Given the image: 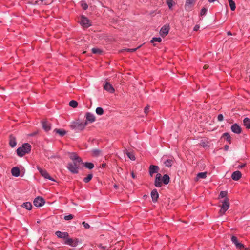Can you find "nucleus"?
I'll return each mask as SVG.
<instances>
[{
    "mask_svg": "<svg viewBox=\"0 0 250 250\" xmlns=\"http://www.w3.org/2000/svg\"><path fill=\"white\" fill-rule=\"evenodd\" d=\"M69 157L72 162L68 164L67 169L73 174L78 173L80 166L82 164V159L75 152L71 153Z\"/></svg>",
    "mask_w": 250,
    "mask_h": 250,
    "instance_id": "nucleus-1",
    "label": "nucleus"
},
{
    "mask_svg": "<svg viewBox=\"0 0 250 250\" xmlns=\"http://www.w3.org/2000/svg\"><path fill=\"white\" fill-rule=\"evenodd\" d=\"M31 150V146L29 143H24L22 146L17 148L16 152L18 156L22 157L25 154L30 152Z\"/></svg>",
    "mask_w": 250,
    "mask_h": 250,
    "instance_id": "nucleus-2",
    "label": "nucleus"
},
{
    "mask_svg": "<svg viewBox=\"0 0 250 250\" xmlns=\"http://www.w3.org/2000/svg\"><path fill=\"white\" fill-rule=\"evenodd\" d=\"M229 201V198L219 200L220 203H221V205L219 206L221 208L219 210V214L220 215H224L226 211L229 208L230 206Z\"/></svg>",
    "mask_w": 250,
    "mask_h": 250,
    "instance_id": "nucleus-3",
    "label": "nucleus"
},
{
    "mask_svg": "<svg viewBox=\"0 0 250 250\" xmlns=\"http://www.w3.org/2000/svg\"><path fill=\"white\" fill-rule=\"evenodd\" d=\"M86 125L87 122H73L70 127L76 132H79L83 130Z\"/></svg>",
    "mask_w": 250,
    "mask_h": 250,
    "instance_id": "nucleus-4",
    "label": "nucleus"
},
{
    "mask_svg": "<svg viewBox=\"0 0 250 250\" xmlns=\"http://www.w3.org/2000/svg\"><path fill=\"white\" fill-rule=\"evenodd\" d=\"M53 2V0H32L30 3L33 5H48Z\"/></svg>",
    "mask_w": 250,
    "mask_h": 250,
    "instance_id": "nucleus-5",
    "label": "nucleus"
},
{
    "mask_svg": "<svg viewBox=\"0 0 250 250\" xmlns=\"http://www.w3.org/2000/svg\"><path fill=\"white\" fill-rule=\"evenodd\" d=\"M195 2L196 0H186L185 4V10L188 12L192 11Z\"/></svg>",
    "mask_w": 250,
    "mask_h": 250,
    "instance_id": "nucleus-6",
    "label": "nucleus"
},
{
    "mask_svg": "<svg viewBox=\"0 0 250 250\" xmlns=\"http://www.w3.org/2000/svg\"><path fill=\"white\" fill-rule=\"evenodd\" d=\"M37 168L40 173V174L42 175V176H43L45 179H49L51 181H55V180L53 179L47 173L46 170L42 169L41 167H40L39 166H37Z\"/></svg>",
    "mask_w": 250,
    "mask_h": 250,
    "instance_id": "nucleus-7",
    "label": "nucleus"
},
{
    "mask_svg": "<svg viewBox=\"0 0 250 250\" xmlns=\"http://www.w3.org/2000/svg\"><path fill=\"white\" fill-rule=\"evenodd\" d=\"M80 24L85 28L90 27L91 24L88 19L84 16H82L81 18Z\"/></svg>",
    "mask_w": 250,
    "mask_h": 250,
    "instance_id": "nucleus-8",
    "label": "nucleus"
},
{
    "mask_svg": "<svg viewBox=\"0 0 250 250\" xmlns=\"http://www.w3.org/2000/svg\"><path fill=\"white\" fill-rule=\"evenodd\" d=\"M45 201L44 199L41 197L38 196L33 201V204L37 207H41L44 205Z\"/></svg>",
    "mask_w": 250,
    "mask_h": 250,
    "instance_id": "nucleus-9",
    "label": "nucleus"
},
{
    "mask_svg": "<svg viewBox=\"0 0 250 250\" xmlns=\"http://www.w3.org/2000/svg\"><path fill=\"white\" fill-rule=\"evenodd\" d=\"M231 240L237 249L241 250L244 248V245L238 241L236 236H232L231 238Z\"/></svg>",
    "mask_w": 250,
    "mask_h": 250,
    "instance_id": "nucleus-10",
    "label": "nucleus"
},
{
    "mask_svg": "<svg viewBox=\"0 0 250 250\" xmlns=\"http://www.w3.org/2000/svg\"><path fill=\"white\" fill-rule=\"evenodd\" d=\"M169 30V26L168 25H164L160 31V34L162 37H165L167 35Z\"/></svg>",
    "mask_w": 250,
    "mask_h": 250,
    "instance_id": "nucleus-11",
    "label": "nucleus"
},
{
    "mask_svg": "<svg viewBox=\"0 0 250 250\" xmlns=\"http://www.w3.org/2000/svg\"><path fill=\"white\" fill-rule=\"evenodd\" d=\"M231 131L236 134H239L242 132V128L238 124L235 123L231 126Z\"/></svg>",
    "mask_w": 250,
    "mask_h": 250,
    "instance_id": "nucleus-12",
    "label": "nucleus"
},
{
    "mask_svg": "<svg viewBox=\"0 0 250 250\" xmlns=\"http://www.w3.org/2000/svg\"><path fill=\"white\" fill-rule=\"evenodd\" d=\"M159 170V167L156 165H150L149 168V173L150 176L152 177L154 173H157Z\"/></svg>",
    "mask_w": 250,
    "mask_h": 250,
    "instance_id": "nucleus-13",
    "label": "nucleus"
},
{
    "mask_svg": "<svg viewBox=\"0 0 250 250\" xmlns=\"http://www.w3.org/2000/svg\"><path fill=\"white\" fill-rule=\"evenodd\" d=\"M162 175L160 173H157L155 178V185L156 187L159 188L162 186Z\"/></svg>",
    "mask_w": 250,
    "mask_h": 250,
    "instance_id": "nucleus-14",
    "label": "nucleus"
},
{
    "mask_svg": "<svg viewBox=\"0 0 250 250\" xmlns=\"http://www.w3.org/2000/svg\"><path fill=\"white\" fill-rule=\"evenodd\" d=\"M86 120L84 122L93 123L95 121V117L94 115L90 112H87L85 114Z\"/></svg>",
    "mask_w": 250,
    "mask_h": 250,
    "instance_id": "nucleus-15",
    "label": "nucleus"
},
{
    "mask_svg": "<svg viewBox=\"0 0 250 250\" xmlns=\"http://www.w3.org/2000/svg\"><path fill=\"white\" fill-rule=\"evenodd\" d=\"M55 235L59 238L65 239L69 237V234L67 232H62L61 231H57L55 232Z\"/></svg>",
    "mask_w": 250,
    "mask_h": 250,
    "instance_id": "nucleus-16",
    "label": "nucleus"
},
{
    "mask_svg": "<svg viewBox=\"0 0 250 250\" xmlns=\"http://www.w3.org/2000/svg\"><path fill=\"white\" fill-rule=\"evenodd\" d=\"M104 89L110 93H113L115 92V89L111 84L106 82L104 85Z\"/></svg>",
    "mask_w": 250,
    "mask_h": 250,
    "instance_id": "nucleus-17",
    "label": "nucleus"
},
{
    "mask_svg": "<svg viewBox=\"0 0 250 250\" xmlns=\"http://www.w3.org/2000/svg\"><path fill=\"white\" fill-rule=\"evenodd\" d=\"M65 241L64 242V244L65 245H67L72 247H75L77 245V243L74 241V240L70 238L67 237V238L65 239Z\"/></svg>",
    "mask_w": 250,
    "mask_h": 250,
    "instance_id": "nucleus-18",
    "label": "nucleus"
},
{
    "mask_svg": "<svg viewBox=\"0 0 250 250\" xmlns=\"http://www.w3.org/2000/svg\"><path fill=\"white\" fill-rule=\"evenodd\" d=\"M151 196L153 202H156L159 197V194L156 189H154L151 192Z\"/></svg>",
    "mask_w": 250,
    "mask_h": 250,
    "instance_id": "nucleus-19",
    "label": "nucleus"
},
{
    "mask_svg": "<svg viewBox=\"0 0 250 250\" xmlns=\"http://www.w3.org/2000/svg\"><path fill=\"white\" fill-rule=\"evenodd\" d=\"M9 145L11 147H14L17 145V142L15 137L11 134L9 136Z\"/></svg>",
    "mask_w": 250,
    "mask_h": 250,
    "instance_id": "nucleus-20",
    "label": "nucleus"
},
{
    "mask_svg": "<svg viewBox=\"0 0 250 250\" xmlns=\"http://www.w3.org/2000/svg\"><path fill=\"white\" fill-rule=\"evenodd\" d=\"M42 126L43 129L45 131H48L51 129V124L49 122L43 121L42 122Z\"/></svg>",
    "mask_w": 250,
    "mask_h": 250,
    "instance_id": "nucleus-21",
    "label": "nucleus"
},
{
    "mask_svg": "<svg viewBox=\"0 0 250 250\" xmlns=\"http://www.w3.org/2000/svg\"><path fill=\"white\" fill-rule=\"evenodd\" d=\"M242 176L241 172L239 171H236L232 173L231 175V178L234 180H239Z\"/></svg>",
    "mask_w": 250,
    "mask_h": 250,
    "instance_id": "nucleus-22",
    "label": "nucleus"
},
{
    "mask_svg": "<svg viewBox=\"0 0 250 250\" xmlns=\"http://www.w3.org/2000/svg\"><path fill=\"white\" fill-rule=\"evenodd\" d=\"M228 192L227 191H221L218 197L219 200L226 199L228 198L227 197Z\"/></svg>",
    "mask_w": 250,
    "mask_h": 250,
    "instance_id": "nucleus-23",
    "label": "nucleus"
},
{
    "mask_svg": "<svg viewBox=\"0 0 250 250\" xmlns=\"http://www.w3.org/2000/svg\"><path fill=\"white\" fill-rule=\"evenodd\" d=\"M11 173L15 177H18L20 175V169L18 167H14L11 169Z\"/></svg>",
    "mask_w": 250,
    "mask_h": 250,
    "instance_id": "nucleus-24",
    "label": "nucleus"
},
{
    "mask_svg": "<svg viewBox=\"0 0 250 250\" xmlns=\"http://www.w3.org/2000/svg\"><path fill=\"white\" fill-rule=\"evenodd\" d=\"M243 125L247 129L250 128V119L246 117L243 120Z\"/></svg>",
    "mask_w": 250,
    "mask_h": 250,
    "instance_id": "nucleus-25",
    "label": "nucleus"
},
{
    "mask_svg": "<svg viewBox=\"0 0 250 250\" xmlns=\"http://www.w3.org/2000/svg\"><path fill=\"white\" fill-rule=\"evenodd\" d=\"M21 207H22L23 208H26V209L28 210H31L32 208V204L29 202H27L24 203L22 205Z\"/></svg>",
    "mask_w": 250,
    "mask_h": 250,
    "instance_id": "nucleus-26",
    "label": "nucleus"
},
{
    "mask_svg": "<svg viewBox=\"0 0 250 250\" xmlns=\"http://www.w3.org/2000/svg\"><path fill=\"white\" fill-rule=\"evenodd\" d=\"M207 172H200L197 174L196 179L197 180L200 179H205L207 177Z\"/></svg>",
    "mask_w": 250,
    "mask_h": 250,
    "instance_id": "nucleus-27",
    "label": "nucleus"
},
{
    "mask_svg": "<svg viewBox=\"0 0 250 250\" xmlns=\"http://www.w3.org/2000/svg\"><path fill=\"white\" fill-rule=\"evenodd\" d=\"M222 137H225L226 140L229 143H231V137L229 133L226 132L223 134Z\"/></svg>",
    "mask_w": 250,
    "mask_h": 250,
    "instance_id": "nucleus-28",
    "label": "nucleus"
},
{
    "mask_svg": "<svg viewBox=\"0 0 250 250\" xmlns=\"http://www.w3.org/2000/svg\"><path fill=\"white\" fill-rule=\"evenodd\" d=\"M54 131L59 134L61 137L64 136L66 134V131L63 129H55Z\"/></svg>",
    "mask_w": 250,
    "mask_h": 250,
    "instance_id": "nucleus-29",
    "label": "nucleus"
},
{
    "mask_svg": "<svg viewBox=\"0 0 250 250\" xmlns=\"http://www.w3.org/2000/svg\"><path fill=\"white\" fill-rule=\"evenodd\" d=\"M162 179L163 181V183L167 185L169 182L170 178L167 174H165L163 177L162 176Z\"/></svg>",
    "mask_w": 250,
    "mask_h": 250,
    "instance_id": "nucleus-30",
    "label": "nucleus"
},
{
    "mask_svg": "<svg viewBox=\"0 0 250 250\" xmlns=\"http://www.w3.org/2000/svg\"><path fill=\"white\" fill-rule=\"evenodd\" d=\"M230 9L232 11H234L236 9L235 3L233 0H228Z\"/></svg>",
    "mask_w": 250,
    "mask_h": 250,
    "instance_id": "nucleus-31",
    "label": "nucleus"
},
{
    "mask_svg": "<svg viewBox=\"0 0 250 250\" xmlns=\"http://www.w3.org/2000/svg\"><path fill=\"white\" fill-rule=\"evenodd\" d=\"M83 166L86 168H88L89 169H92L94 167V164L92 163H91V162H85V163H83Z\"/></svg>",
    "mask_w": 250,
    "mask_h": 250,
    "instance_id": "nucleus-32",
    "label": "nucleus"
},
{
    "mask_svg": "<svg viewBox=\"0 0 250 250\" xmlns=\"http://www.w3.org/2000/svg\"><path fill=\"white\" fill-rule=\"evenodd\" d=\"M173 163V162L172 160L167 159L165 161L164 164L166 167H170L172 165Z\"/></svg>",
    "mask_w": 250,
    "mask_h": 250,
    "instance_id": "nucleus-33",
    "label": "nucleus"
},
{
    "mask_svg": "<svg viewBox=\"0 0 250 250\" xmlns=\"http://www.w3.org/2000/svg\"><path fill=\"white\" fill-rule=\"evenodd\" d=\"M93 177V174L90 173L86 177L84 178L83 181L85 183H88L90 181Z\"/></svg>",
    "mask_w": 250,
    "mask_h": 250,
    "instance_id": "nucleus-34",
    "label": "nucleus"
},
{
    "mask_svg": "<svg viewBox=\"0 0 250 250\" xmlns=\"http://www.w3.org/2000/svg\"><path fill=\"white\" fill-rule=\"evenodd\" d=\"M162 41V39L160 37H154L151 40V42L153 43L154 46L156 45V44L154 43L155 42H159Z\"/></svg>",
    "mask_w": 250,
    "mask_h": 250,
    "instance_id": "nucleus-35",
    "label": "nucleus"
},
{
    "mask_svg": "<svg viewBox=\"0 0 250 250\" xmlns=\"http://www.w3.org/2000/svg\"><path fill=\"white\" fill-rule=\"evenodd\" d=\"M96 113L98 115H102L104 113V110L102 107H98L96 109Z\"/></svg>",
    "mask_w": 250,
    "mask_h": 250,
    "instance_id": "nucleus-36",
    "label": "nucleus"
},
{
    "mask_svg": "<svg viewBox=\"0 0 250 250\" xmlns=\"http://www.w3.org/2000/svg\"><path fill=\"white\" fill-rule=\"evenodd\" d=\"M78 102L76 101L75 100H71L69 102V105L73 108H75L78 106Z\"/></svg>",
    "mask_w": 250,
    "mask_h": 250,
    "instance_id": "nucleus-37",
    "label": "nucleus"
},
{
    "mask_svg": "<svg viewBox=\"0 0 250 250\" xmlns=\"http://www.w3.org/2000/svg\"><path fill=\"white\" fill-rule=\"evenodd\" d=\"M141 46V45H140L138 47H136V48H131V49H130V48H126V49H124V50L125 51H127V52H135V51H136L138 49H139L140 47ZM123 50H122L121 51V52H123Z\"/></svg>",
    "mask_w": 250,
    "mask_h": 250,
    "instance_id": "nucleus-38",
    "label": "nucleus"
},
{
    "mask_svg": "<svg viewBox=\"0 0 250 250\" xmlns=\"http://www.w3.org/2000/svg\"><path fill=\"white\" fill-rule=\"evenodd\" d=\"M126 155H127V157L131 160H135V157L132 153L128 152L126 153Z\"/></svg>",
    "mask_w": 250,
    "mask_h": 250,
    "instance_id": "nucleus-39",
    "label": "nucleus"
},
{
    "mask_svg": "<svg viewBox=\"0 0 250 250\" xmlns=\"http://www.w3.org/2000/svg\"><path fill=\"white\" fill-rule=\"evenodd\" d=\"M100 150L98 149H93L92 150V153L93 156H98L100 154Z\"/></svg>",
    "mask_w": 250,
    "mask_h": 250,
    "instance_id": "nucleus-40",
    "label": "nucleus"
},
{
    "mask_svg": "<svg viewBox=\"0 0 250 250\" xmlns=\"http://www.w3.org/2000/svg\"><path fill=\"white\" fill-rule=\"evenodd\" d=\"M173 0H167V4L168 5V8L171 9L173 6Z\"/></svg>",
    "mask_w": 250,
    "mask_h": 250,
    "instance_id": "nucleus-41",
    "label": "nucleus"
},
{
    "mask_svg": "<svg viewBox=\"0 0 250 250\" xmlns=\"http://www.w3.org/2000/svg\"><path fill=\"white\" fill-rule=\"evenodd\" d=\"M92 52L93 54H100L102 51L100 49L96 48H93L92 49Z\"/></svg>",
    "mask_w": 250,
    "mask_h": 250,
    "instance_id": "nucleus-42",
    "label": "nucleus"
},
{
    "mask_svg": "<svg viewBox=\"0 0 250 250\" xmlns=\"http://www.w3.org/2000/svg\"><path fill=\"white\" fill-rule=\"evenodd\" d=\"M207 12V9H206V8H203L201 10L200 15L201 16H204L206 14Z\"/></svg>",
    "mask_w": 250,
    "mask_h": 250,
    "instance_id": "nucleus-43",
    "label": "nucleus"
},
{
    "mask_svg": "<svg viewBox=\"0 0 250 250\" xmlns=\"http://www.w3.org/2000/svg\"><path fill=\"white\" fill-rule=\"evenodd\" d=\"M74 216L72 214H69L64 216V219L65 220H70L73 218Z\"/></svg>",
    "mask_w": 250,
    "mask_h": 250,
    "instance_id": "nucleus-44",
    "label": "nucleus"
},
{
    "mask_svg": "<svg viewBox=\"0 0 250 250\" xmlns=\"http://www.w3.org/2000/svg\"><path fill=\"white\" fill-rule=\"evenodd\" d=\"M223 115L221 114H219L217 117V120L218 121H222L223 120Z\"/></svg>",
    "mask_w": 250,
    "mask_h": 250,
    "instance_id": "nucleus-45",
    "label": "nucleus"
},
{
    "mask_svg": "<svg viewBox=\"0 0 250 250\" xmlns=\"http://www.w3.org/2000/svg\"><path fill=\"white\" fill-rule=\"evenodd\" d=\"M83 9L84 10L88 8V5L86 3H83L81 4Z\"/></svg>",
    "mask_w": 250,
    "mask_h": 250,
    "instance_id": "nucleus-46",
    "label": "nucleus"
},
{
    "mask_svg": "<svg viewBox=\"0 0 250 250\" xmlns=\"http://www.w3.org/2000/svg\"><path fill=\"white\" fill-rule=\"evenodd\" d=\"M82 224L85 229H89L90 228V225L88 223L83 222Z\"/></svg>",
    "mask_w": 250,
    "mask_h": 250,
    "instance_id": "nucleus-47",
    "label": "nucleus"
},
{
    "mask_svg": "<svg viewBox=\"0 0 250 250\" xmlns=\"http://www.w3.org/2000/svg\"><path fill=\"white\" fill-rule=\"evenodd\" d=\"M149 106H146L145 109H144V112L146 113V114H147L148 113V110H149Z\"/></svg>",
    "mask_w": 250,
    "mask_h": 250,
    "instance_id": "nucleus-48",
    "label": "nucleus"
},
{
    "mask_svg": "<svg viewBox=\"0 0 250 250\" xmlns=\"http://www.w3.org/2000/svg\"><path fill=\"white\" fill-rule=\"evenodd\" d=\"M200 26L199 25H196L194 27V31H197L199 30Z\"/></svg>",
    "mask_w": 250,
    "mask_h": 250,
    "instance_id": "nucleus-49",
    "label": "nucleus"
},
{
    "mask_svg": "<svg viewBox=\"0 0 250 250\" xmlns=\"http://www.w3.org/2000/svg\"><path fill=\"white\" fill-rule=\"evenodd\" d=\"M101 248L103 250H107V247L106 246H101Z\"/></svg>",
    "mask_w": 250,
    "mask_h": 250,
    "instance_id": "nucleus-50",
    "label": "nucleus"
},
{
    "mask_svg": "<svg viewBox=\"0 0 250 250\" xmlns=\"http://www.w3.org/2000/svg\"><path fill=\"white\" fill-rule=\"evenodd\" d=\"M229 146L228 145H226L224 146V149L226 151H227L229 149Z\"/></svg>",
    "mask_w": 250,
    "mask_h": 250,
    "instance_id": "nucleus-51",
    "label": "nucleus"
},
{
    "mask_svg": "<svg viewBox=\"0 0 250 250\" xmlns=\"http://www.w3.org/2000/svg\"><path fill=\"white\" fill-rule=\"evenodd\" d=\"M246 166L245 164H242V165L240 166L239 167V168H243Z\"/></svg>",
    "mask_w": 250,
    "mask_h": 250,
    "instance_id": "nucleus-52",
    "label": "nucleus"
},
{
    "mask_svg": "<svg viewBox=\"0 0 250 250\" xmlns=\"http://www.w3.org/2000/svg\"><path fill=\"white\" fill-rule=\"evenodd\" d=\"M227 35L229 36V35H232V34L231 33V32L230 31H228V32H227Z\"/></svg>",
    "mask_w": 250,
    "mask_h": 250,
    "instance_id": "nucleus-53",
    "label": "nucleus"
},
{
    "mask_svg": "<svg viewBox=\"0 0 250 250\" xmlns=\"http://www.w3.org/2000/svg\"><path fill=\"white\" fill-rule=\"evenodd\" d=\"M207 68H208V66H207L206 65H204V69H207Z\"/></svg>",
    "mask_w": 250,
    "mask_h": 250,
    "instance_id": "nucleus-54",
    "label": "nucleus"
},
{
    "mask_svg": "<svg viewBox=\"0 0 250 250\" xmlns=\"http://www.w3.org/2000/svg\"><path fill=\"white\" fill-rule=\"evenodd\" d=\"M105 166V164H102V167H104Z\"/></svg>",
    "mask_w": 250,
    "mask_h": 250,
    "instance_id": "nucleus-55",
    "label": "nucleus"
},
{
    "mask_svg": "<svg viewBox=\"0 0 250 250\" xmlns=\"http://www.w3.org/2000/svg\"><path fill=\"white\" fill-rule=\"evenodd\" d=\"M132 176L133 178H134V174L133 173H132Z\"/></svg>",
    "mask_w": 250,
    "mask_h": 250,
    "instance_id": "nucleus-56",
    "label": "nucleus"
},
{
    "mask_svg": "<svg viewBox=\"0 0 250 250\" xmlns=\"http://www.w3.org/2000/svg\"><path fill=\"white\" fill-rule=\"evenodd\" d=\"M114 188H117V185H114Z\"/></svg>",
    "mask_w": 250,
    "mask_h": 250,
    "instance_id": "nucleus-57",
    "label": "nucleus"
}]
</instances>
